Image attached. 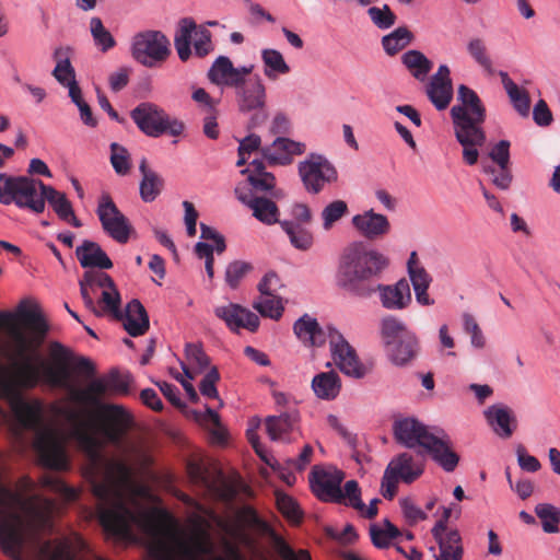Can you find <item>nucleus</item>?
<instances>
[{
  "label": "nucleus",
  "instance_id": "nucleus-1",
  "mask_svg": "<svg viewBox=\"0 0 560 560\" xmlns=\"http://www.w3.org/2000/svg\"><path fill=\"white\" fill-rule=\"evenodd\" d=\"M20 320L33 339L16 327L11 329V363H0V398L7 400L18 424L34 432L33 447L39 464L52 470L69 467L63 441L44 422L40 401H27L23 396V390L45 384L67 389L70 400L84 408L82 412L69 410L67 418L72 438L85 455L83 476L97 500L96 514L104 532L122 540L132 537L133 527L152 530L155 516L138 499L140 487L132 467L125 459L102 454L104 442L121 444L132 427V417L122 406L102 401L108 393L129 394L130 376L113 371L107 380L94 378L83 388L73 386L67 368L71 358L68 348L58 341L50 343L52 364L36 353L48 332L44 316L36 310H22Z\"/></svg>",
  "mask_w": 560,
  "mask_h": 560
},
{
  "label": "nucleus",
  "instance_id": "nucleus-2",
  "mask_svg": "<svg viewBox=\"0 0 560 560\" xmlns=\"http://www.w3.org/2000/svg\"><path fill=\"white\" fill-rule=\"evenodd\" d=\"M151 552L155 560H243L237 546L225 538L218 553L209 530L202 526L195 528L187 539L172 536L170 540H158Z\"/></svg>",
  "mask_w": 560,
  "mask_h": 560
},
{
  "label": "nucleus",
  "instance_id": "nucleus-3",
  "mask_svg": "<svg viewBox=\"0 0 560 560\" xmlns=\"http://www.w3.org/2000/svg\"><path fill=\"white\" fill-rule=\"evenodd\" d=\"M458 104L451 109L456 140L463 147V160L467 165H475L479 158V148L486 142L482 124L486 109L475 91L460 85Z\"/></svg>",
  "mask_w": 560,
  "mask_h": 560
},
{
  "label": "nucleus",
  "instance_id": "nucleus-4",
  "mask_svg": "<svg viewBox=\"0 0 560 560\" xmlns=\"http://www.w3.org/2000/svg\"><path fill=\"white\" fill-rule=\"evenodd\" d=\"M394 434L398 443L406 447H423L445 471L456 468L459 457L443 432L434 434L416 419L406 418L395 422Z\"/></svg>",
  "mask_w": 560,
  "mask_h": 560
},
{
  "label": "nucleus",
  "instance_id": "nucleus-5",
  "mask_svg": "<svg viewBox=\"0 0 560 560\" xmlns=\"http://www.w3.org/2000/svg\"><path fill=\"white\" fill-rule=\"evenodd\" d=\"M388 265L389 260L384 254L353 245L342 256L338 282L346 290L361 294V284L378 277Z\"/></svg>",
  "mask_w": 560,
  "mask_h": 560
},
{
  "label": "nucleus",
  "instance_id": "nucleus-6",
  "mask_svg": "<svg viewBox=\"0 0 560 560\" xmlns=\"http://www.w3.org/2000/svg\"><path fill=\"white\" fill-rule=\"evenodd\" d=\"M190 481L206 495L232 505L237 492L238 482L226 477L215 462L203 458H190L186 464Z\"/></svg>",
  "mask_w": 560,
  "mask_h": 560
},
{
  "label": "nucleus",
  "instance_id": "nucleus-7",
  "mask_svg": "<svg viewBox=\"0 0 560 560\" xmlns=\"http://www.w3.org/2000/svg\"><path fill=\"white\" fill-rule=\"evenodd\" d=\"M271 152L269 149L262 151L264 159H255L247 165V182L254 189L269 191L276 186L275 176L266 171L265 161L273 165H288L295 155L305 152L306 147L303 142L294 141L289 138L278 137L272 142Z\"/></svg>",
  "mask_w": 560,
  "mask_h": 560
},
{
  "label": "nucleus",
  "instance_id": "nucleus-8",
  "mask_svg": "<svg viewBox=\"0 0 560 560\" xmlns=\"http://www.w3.org/2000/svg\"><path fill=\"white\" fill-rule=\"evenodd\" d=\"M46 187L47 185L39 179L0 173V202L2 205L14 203L20 209L43 213Z\"/></svg>",
  "mask_w": 560,
  "mask_h": 560
},
{
  "label": "nucleus",
  "instance_id": "nucleus-9",
  "mask_svg": "<svg viewBox=\"0 0 560 560\" xmlns=\"http://www.w3.org/2000/svg\"><path fill=\"white\" fill-rule=\"evenodd\" d=\"M254 537L267 539L281 560H312L308 550H294L255 509L247 504V553L254 549Z\"/></svg>",
  "mask_w": 560,
  "mask_h": 560
},
{
  "label": "nucleus",
  "instance_id": "nucleus-10",
  "mask_svg": "<svg viewBox=\"0 0 560 560\" xmlns=\"http://www.w3.org/2000/svg\"><path fill=\"white\" fill-rule=\"evenodd\" d=\"M130 117L137 127L147 136L158 138L168 132L171 136H179L184 131V124L170 116L154 103L143 102L130 112Z\"/></svg>",
  "mask_w": 560,
  "mask_h": 560
},
{
  "label": "nucleus",
  "instance_id": "nucleus-11",
  "mask_svg": "<svg viewBox=\"0 0 560 560\" xmlns=\"http://www.w3.org/2000/svg\"><path fill=\"white\" fill-rule=\"evenodd\" d=\"M424 471V462L408 453L394 457L387 465L381 483V492L385 499L392 500L397 492L398 483H412Z\"/></svg>",
  "mask_w": 560,
  "mask_h": 560
},
{
  "label": "nucleus",
  "instance_id": "nucleus-12",
  "mask_svg": "<svg viewBox=\"0 0 560 560\" xmlns=\"http://www.w3.org/2000/svg\"><path fill=\"white\" fill-rule=\"evenodd\" d=\"M170 46L168 38L161 31H143L132 37L131 56L140 65L154 68L168 58Z\"/></svg>",
  "mask_w": 560,
  "mask_h": 560
},
{
  "label": "nucleus",
  "instance_id": "nucleus-13",
  "mask_svg": "<svg viewBox=\"0 0 560 560\" xmlns=\"http://www.w3.org/2000/svg\"><path fill=\"white\" fill-rule=\"evenodd\" d=\"M96 214L103 231L119 244H126L135 232L129 219L118 209L107 192L100 197Z\"/></svg>",
  "mask_w": 560,
  "mask_h": 560
},
{
  "label": "nucleus",
  "instance_id": "nucleus-14",
  "mask_svg": "<svg viewBox=\"0 0 560 560\" xmlns=\"http://www.w3.org/2000/svg\"><path fill=\"white\" fill-rule=\"evenodd\" d=\"M343 479V471L335 466L315 465L308 475L311 491L323 502L341 499V482Z\"/></svg>",
  "mask_w": 560,
  "mask_h": 560
},
{
  "label": "nucleus",
  "instance_id": "nucleus-15",
  "mask_svg": "<svg viewBox=\"0 0 560 560\" xmlns=\"http://www.w3.org/2000/svg\"><path fill=\"white\" fill-rule=\"evenodd\" d=\"M299 174L305 189L312 194H318L323 188L337 180V171L323 155L311 154L300 162Z\"/></svg>",
  "mask_w": 560,
  "mask_h": 560
},
{
  "label": "nucleus",
  "instance_id": "nucleus-16",
  "mask_svg": "<svg viewBox=\"0 0 560 560\" xmlns=\"http://www.w3.org/2000/svg\"><path fill=\"white\" fill-rule=\"evenodd\" d=\"M439 518L432 528V535L439 545L440 552L434 555L435 560H462L463 546L459 533L446 528L452 515L451 506H441L435 514Z\"/></svg>",
  "mask_w": 560,
  "mask_h": 560
},
{
  "label": "nucleus",
  "instance_id": "nucleus-17",
  "mask_svg": "<svg viewBox=\"0 0 560 560\" xmlns=\"http://www.w3.org/2000/svg\"><path fill=\"white\" fill-rule=\"evenodd\" d=\"M265 430L272 442L291 444L303 436L301 415L298 409L268 416L265 419Z\"/></svg>",
  "mask_w": 560,
  "mask_h": 560
},
{
  "label": "nucleus",
  "instance_id": "nucleus-18",
  "mask_svg": "<svg viewBox=\"0 0 560 560\" xmlns=\"http://www.w3.org/2000/svg\"><path fill=\"white\" fill-rule=\"evenodd\" d=\"M328 339L332 360L339 370L348 376L363 377L366 374V369L343 336L338 330L329 328Z\"/></svg>",
  "mask_w": 560,
  "mask_h": 560
},
{
  "label": "nucleus",
  "instance_id": "nucleus-19",
  "mask_svg": "<svg viewBox=\"0 0 560 560\" xmlns=\"http://www.w3.org/2000/svg\"><path fill=\"white\" fill-rule=\"evenodd\" d=\"M207 77L211 83L222 89L236 90L241 97L245 93V67L235 68L225 56H220L214 60Z\"/></svg>",
  "mask_w": 560,
  "mask_h": 560
},
{
  "label": "nucleus",
  "instance_id": "nucleus-20",
  "mask_svg": "<svg viewBox=\"0 0 560 560\" xmlns=\"http://www.w3.org/2000/svg\"><path fill=\"white\" fill-rule=\"evenodd\" d=\"M266 88L260 78L247 80V127H259L267 120Z\"/></svg>",
  "mask_w": 560,
  "mask_h": 560
},
{
  "label": "nucleus",
  "instance_id": "nucleus-21",
  "mask_svg": "<svg viewBox=\"0 0 560 560\" xmlns=\"http://www.w3.org/2000/svg\"><path fill=\"white\" fill-rule=\"evenodd\" d=\"M48 560H77V557L89 550L86 541L77 533L48 541L43 548Z\"/></svg>",
  "mask_w": 560,
  "mask_h": 560
},
{
  "label": "nucleus",
  "instance_id": "nucleus-22",
  "mask_svg": "<svg viewBox=\"0 0 560 560\" xmlns=\"http://www.w3.org/2000/svg\"><path fill=\"white\" fill-rule=\"evenodd\" d=\"M247 441L254 448L257 456L269 466L278 477L288 486L292 487L296 482V474L294 465H288V460L280 464L272 455L267 444L264 443L256 433H247Z\"/></svg>",
  "mask_w": 560,
  "mask_h": 560
},
{
  "label": "nucleus",
  "instance_id": "nucleus-23",
  "mask_svg": "<svg viewBox=\"0 0 560 560\" xmlns=\"http://www.w3.org/2000/svg\"><path fill=\"white\" fill-rule=\"evenodd\" d=\"M427 94L439 110L445 109L450 105L453 97V85L447 66L439 67L427 88Z\"/></svg>",
  "mask_w": 560,
  "mask_h": 560
},
{
  "label": "nucleus",
  "instance_id": "nucleus-24",
  "mask_svg": "<svg viewBox=\"0 0 560 560\" xmlns=\"http://www.w3.org/2000/svg\"><path fill=\"white\" fill-rule=\"evenodd\" d=\"M407 269L417 302L425 306L432 305L434 301L430 299L428 294V289L431 284L432 278L419 261L416 252H411L407 262Z\"/></svg>",
  "mask_w": 560,
  "mask_h": 560
},
{
  "label": "nucleus",
  "instance_id": "nucleus-25",
  "mask_svg": "<svg viewBox=\"0 0 560 560\" xmlns=\"http://www.w3.org/2000/svg\"><path fill=\"white\" fill-rule=\"evenodd\" d=\"M352 225L362 236L374 240L389 232L390 224L388 219L373 210H368L355 214L352 218Z\"/></svg>",
  "mask_w": 560,
  "mask_h": 560
},
{
  "label": "nucleus",
  "instance_id": "nucleus-26",
  "mask_svg": "<svg viewBox=\"0 0 560 560\" xmlns=\"http://www.w3.org/2000/svg\"><path fill=\"white\" fill-rule=\"evenodd\" d=\"M382 305L387 310H402L411 302V292L406 279H400L393 285L377 287Z\"/></svg>",
  "mask_w": 560,
  "mask_h": 560
},
{
  "label": "nucleus",
  "instance_id": "nucleus-27",
  "mask_svg": "<svg viewBox=\"0 0 560 560\" xmlns=\"http://www.w3.org/2000/svg\"><path fill=\"white\" fill-rule=\"evenodd\" d=\"M485 417L492 430L501 438H510L516 427L512 411L503 405H493L485 410Z\"/></svg>",
  "mask_w": 560,
  "mask_h": 560
},
{
  "label": "nucleus",
  "instance_id": "nucleus-28",
  "mask_svg": "<svg viewBox=\"0 0 560 560\" xmlns=\"http://www.w3.org/2000/svg\"><path fill=\"white\" fill-rule=\"evenodd\" d=\"M124 327L131 337H139L148 331L149 315L139 300H131L127 304Z\"/></svg>",
  "mask_w": 560,
  "mask_h": 560
},
{
  "label": "nucleus",
  "instance_id": "nucleus-29",
  "mask_svg": "<svg viewBox=\"0 0 560 560\" xmlns=\"http://www.w3.org/2000/svg\"><path fill=\"white\" fill-rule=\"evenodd\" d=\"M75 255L83 268L97 267L101 269H109L113 262L101 246L92 241H84L81 246L77 247Z\"/></svg>",
  "mask_w": 560,
  "mask_h": 560
},
{
  "label": "nucleus",
  "instance_id": "nucleus-30",
  "mask_svg": "<svg viewBox=\"0 0 560 560\" xmlns=\"http://www.w3.org/2000/svg\"><path fill=\"white\" fill-rule=\"evenodd\" d=\"M142 175L140 182V197L144 202H152L162 192L164 179L155 171L148 166L147 159H142L139 165Z\"/></svg>",
  "mask_w": 560,
  "mask_h": 560
},
{
  "label": "nucleus",
  "instance_id": "nucleus-31",
  "mask_svg": "<svg viewBox=\"0 0 560 560\" xmlns=\"http://www.w3.org/2000/svg\"><path fill=\"white\" fill-rule=\"evenodd\" d=\"M294 332L299 340L305 346L316 347L325 342L326 332H324L315 318L304 315L294 324Z\"/></svg>",
  "mask_w": 560,
  "mask_h": 560
},
{
  "label": "nucleus",
  "instance_id": "nucleus-32",
  "mask_svg": "<svg viewBox=\"0 0 560 560\" xmlns=\"http://www.w3.org/2000/svg\"><path fill=\"white\" fill-rule=\"evenodd\" d=\"M196 22L190 18L182 19L174 36V46L178 58L185 62L191 56V39L197 31Z\"/></svg>",
  "mask_w": 560,
  "mask_h": 560
},
{
  "label": "nucleus",
  "instance_id": "nucleus-33",
  "mask_svg": "<svg viewBox=\"0 0 560 560\" xmlns=\"http://www.w3.org/2000/svg\"><path fill=\"white\" fill-rule=\"evenodd\" d=\"M390 361L396 365H406L417 353L418 339L415 332L386 347Z\"/></svg>",
  "mask_w": 560,
  "mask_h": 560
},
{
  "label": "nucleus",
  "instance_id": "nucleus-34",
  "mask_svg": "<svg viewBox=\"0 0 560 560\" xmlns=\"http://www.w3.org/2000/svg\"><path fill=\"white\" fill-rule=\"evenodd\" d=\"M312 389L317 398L334 400L340 393L341 382L335 372H323L314 376Z\"/></svg>",
  "mask_w": 560,
  "mask_h": 560
},
{
  "label": "nucleus",
  "instance_id": "nucleus-35",
  "mask_svg": "<svg viewBox=\"0 0 560 560\" xmlns=\"http://www.w3.org/2000/svg\"><path fill=\"white\" fill-rule=\"evenodd\" d=\"M499 75L515 110L522 116H528L530 109V100L527 92L514 83V81L509 77L508 72L500 71Z\"/></svg>",
  "mask_w": 560,
  "mask_h": 560
},
{
  "label": "nucleus",
  "instance_id": "nucleus-36",
  "mask_svg": "<svg viewBox=\"0 0 560 560\" xmlns=\"http://www.w3.org/2000/svg\"><path fill=\"white\" fill-rule=\"evenodd\" d=\"M195 419L209 431L210 440L212 443H225L226 431L221 424L219 415L213 409L207 407L203 412L196 411Z\"/></svg>",
  "mask_w": 560,
  "mask_h": 560
},
{
  "label": "nucleus",
  "instance_id": "nucleus-37",
  "mask_svg": "<svg viewBox=\"0 0 560 560\" xmlns=\"http://www.w3.org/2000/svg\"><path fill=\"white\" fill-rule=\"evenodd\" d=\"M214 314L225 323L232 332L238 334L241 329L245 328V308L241 304L229 303L228 305L217 306Z\"/></svg>",
  "mask_w": 560,
  "mask_h": 560
},
{
  "label": "nucleus",
  "instance_id": "nucleus-38",
  "mask_svg": "<svg viewBox=\"0 0 560 560\" xmlns=\"http://www.w3.org/2000/svg\"><path fill=\"white\" fill-rule=\"evenodd\" d=\"M401 59L411 75L419 81H424L432 69V62L419 50H408Z\"/></svg>",
  "mask_w": 560,
  "mask_h": 560
},
{
  "label": "nucleus",
  "instance_id": "nucleus-39",
  "mask_svg": "<svg viewBox=\"0 0 560 560\" xmlns=\"http://www.w3.org/2000/svg\"><path fill=\"white\" fill-rule=\"evenodd\" d=\"M412 332L402 320L395 316H386L381 322V337L386 347Z\"/></svg>",
  "mask_w": 560,
  "mask_h": 560
},
{
  "label": "nucleus",
  "instance_id": "nucleus-40",
  "mask_svg": "<svg viewBox=\"0 0 560 560\" xmlns=\"http://www.w3.org/2000/svg\"><path fill=\"white\" fill-rule=\"evenodd\" d=\"M69 51L70 49L68 47H58L54 51L56 67L52 71V75L61 85L68 84L70 80H75V72L70 62Z\"/></svg>",
  "mask_w": 560,
  "mask_h": 560
},
{
  "label": "nucleus",
  "instance_id": "nucleus-41",
  "mask_svg": "<svg viewBox=\"0 0 560 560\" xmlns=\"http://www.w3.org/2000/svg\"><path fill=\"white\" fill-rule=\"evenodd\" d=\"M253 215L264 224L271 225L278 222L279 210L277 205L266 198H254L248 202Z\"/></svg>",
  "mask_w": 560,
  "mask_h": 560
},
{
  "label": "nucleus",
  "instance_id": "nucleus-42",
  "mask_svg": "<svg viewBox=\"0 0 560 560\" xmlns=\"http://www.w3.org/2000/svg\"><path fill=\"white\" fill-rule=\"evenodd\" d=\"M46 201L51 206L52 210L62 221H69V215H72V205L67 196L55 189L52 186L47 185L44 190V203Z\"/></svg>",
  "mask_w": 560,
  "mask_h": 560
},
{
  "label": "nucleus",
  "instance_id": "nucleus-43",
  "mask_svg": "<svg viewBox=\"0 0 560 560\" xmlns=\"http://www.w3.org/2000/svg\"><path fill=\"white\" fill-rule=\"evenodd\" d=\"M280 225L295 248L306 250L313 245V235L307 229L288 220L280 222Z\"/></svg>",
  "mask_w": 560,
  "mask_h": 560
},
{
  "label": "nucleus",
  "instance_id": "nucleus-44",
  "mask_svg": "<svg viewBox=\"0 0 560 560\" xmlns=\"http://www.w3.org/2000/svg\"><path fill=\"white\" fill-rule=\"evenodd\" d=\"M261 59L265 66V74L269 79H276L280 74L290 72V67L282 54L276 49H264L261 51Z\"/></svg>",
  "mask_w": 560,
  "mask_h": 560
},
{
  "label": "nucleus",
  "instance_id": "nucleus-45",
  "mask_svg": "<svg viewBox=\"0 0 560 560\" xmlns=\"http://www.w3.org/2000/svg\"><path fill=\"white\" fill-rule=\"evenodd\" d=\"M276 503L279 512L292 525H299L303 520V512L298 502L287 493L277 491Z\"/></svg>",
  "mask_w": 560,
  "mask_h": 560
},
{
  "label": "nucleus",
  "instance_id": "nucleus-46",
  "mask_svg": "<svg viewBox=\"0 0 560 560\" xmlns=\"http://www.w3.org/2000/svg\"><path fill=\"white\" fill-rule=\"evenodd\" d=\"M90 32L93 37L95 46L103 52L113 49L116 46V40L110 32L104 26L102 20L93 16L90 20Z\"/></svg>",
  "mask_w": 560,
  "mask_h": 560
},
{
  "label": "nucleus",
  "instance_id": "nucleus-47",
  "mask_svg": "<svg viewBox=\"0 0 560 560\" xmlns=\"http://www.w3.org/2000/svg\"><path fill=\"white\" fill-rule=\"evenodd\" d=\"M535 513L541 522L544 532L553 534L560 530V509L549 503H539L535 508Z\"/></svg>",
  "mask_w": 560,
  "mask_h": 560
},
{
  "label": "nucleus",
  "instance_id": "nucleus-48",
  "mask_svg": "<svg viewBox=\"0 0 560 560\" xmlns=\"http://www.w3.org/2000/svg\"><path fill=\"white\" fill-rule=\"evenodd\" d=\"M467 51L485 72L490 75L494 74L492 60L488 54L486 43L481 38L476 37L469 39L467 43Z\"/></svg>",
  "mask_w": 560,
  "mask_h": 560
},
{
  "label": "nucleus",
  "instance_id": "nucleus-49",
  "mask_svg": "<svg viewBox=\"0 0 560 560\" xmlns=\"http://www.w3.org/2000/svg\"><path fill=\"white\" fill-rule=\"evenodd\" d=\"M370 535L376 547L386 548L399 535V530L388 520H384L382 524L371 525Z\"/></svg>",
  "mask_w": 560,
  "mask_h": 560
},
{
  "label": "nucleus",
  "instance_id": "nucleus-50",
  "mask_svg": "<svg viewBox=\"0 0 560 560\" xmlns=\"http://www.w3.org/2000/svg\"><path fill=\"white\" fill-rule=\"evenodd\" d=\"M412 34L406 27H398L383 37V47L388 55H395L411 42Z\"/></svg>",
  "mask_w": 560,
  "mask_h": 560
},
{
  "label": "nucleus",
  "instance_id": "nucleus-51",
  "mask_svg": "<svg viewBox=\"0 0 560 560\" xmlns=\"http://www.w3.org/2000/svg\"><path fill=\"white\" fill-rule=\"evenodd\" d=\"M120 294L117 290L116 284L108 287L102 291L98 310L102 312V316L105 313L113 314L116 318H121L120 312Z\"/></svg>",
  "mask_w": 560,
  "mask_h": 560
},
{
  "label": "nucleus",
  "instance_id": "nucleus-52",
  "mask_svg": "<svg viewBox=\"0 0 560 560\" xmlns=\"http://www.w3.org/2000/svg\"><path fill=\"white\" fill-rule=\"evenodd\" d=\"M42 486L59 494L66 501H75L79 498V491L66 485L59 477L54 475H45L42 480Z\"/></svg>",
  "mask_w": 560,
  "mask_h": 560
},
{
  "label": "nucleus",
  "instance_id": "nucleus-53",
  "mask_svg": "<svg viewBox=\"0 0 560 560\" xmlns=\"http://www.w3.org/2000/svg\"><path fill=\"white\" fill-rule=\"evenodd\" d=\"M110 164L118 175L125 176L131 168V158L128 150L113 142L110 144Z\"/></svg>",
  "mask_w": 560,
  "mask_h": 560
},
{
  "label": "nucleus",
  "instance_id": "nucleus-54",
  "mask_svg": "<svg viewBox=\"0 0 560 560\" xmlns=\"http://www.w3.org/2000/svg\"><path fill=\"white\" fill-rule=\"evenodd\" d=\"M348 212V205L343 200L329 202L322 211L323 229L329 231L334 224Z\"/></svg>",
  "mask_w": 560,
  "mask_h": 560
},
{
  "label": "nucleus",
  "instance_id": "nucleus-55",
  "mask_svg": "<svg viewBox=\"0 0 560 560\" xmlns=\"http://www.w3.org/2000/svg\"><path fill=\"white\" fill-rule=\"evenodd\" d=\"M255 308L262 316L270 317L272 319H279L284 310L281 299L276 295L262 296L255 305Z\"/></svg>",
  "mask_w": 560,
  "mask_h": 560
},
{
  "label": "nucleus",
  "instance_id": "nucleus-56",
  "mask_svg": "<svg viewBox=\"0 0 560 560\" xmlns=\"http://www.w3.org/2000/svg\"><path fill=\"white\" fill-rule=\"evenodd\" d=\"M404 518L409 525H415L427 518V513L411 498L399 499Z\"/></svg>",
  "mask_w": 560,
  "mask_h": 560
},
{
  "label": "nucleus",
  "instance_id": "nucleus-57",
  "mask_svg": "<svg viewBox=\"0 0 560 560\" xmlns=\"http://www.w3.org/2000/svg\"><path fill=\"white\" fill-rule=\"evenodd\" d=\"M372 22L380 28H389L394 25L396 16L387 4L382 8L371 7L368 11Z\"/></svg>",
  "mask_w": 560,
  "mask_h": 560
},
{
  "label": "nucleus",
  "instance_id": "nucleus-58",
  "mask_svg": "<svg viewBox=\"0 0 560 560\" xmlns=\"http://www.w3.org/2000/svg\"><path fill=\"white\" fill-rule=\"evenodd\" d=\"M194 48L198 57L202 58L213 50L211 33L205 26L197 27L194 36Z\"/></svg>",
  "mask_w": 560,
  "mask_h": 560
},
{
  "label": "nucleus",
  "instance_id": "nucleus-59",
  "mask_svg": "<svg viewBox=\"0 0 560 560\" xmlns=\"http://www.w3.org/2000/svg\"><path fill=\"white\" fill-rule=\"evenodd\" d=\"M341 499L339 501H334L335 503H345L353 509L361 506V491L359 485L355 480H349L345 483V487L341 488Z\"/></svg>",
  "mask_w": 560,
  "mask_h": 560
},
{
  "label": "nucleus",
  "instance_id": "nucleus-60",
  "mask_svg": "<svg viewBox=\"0 0 560 560\" xmlns=\"http://www.w3.org/2000/svg\"><path fill=\"white\" fill-rule=\"evenodd\" d=\"M219 380V371L215 366H212L200 382V393L207 398L219 399V393L215 387V384L218 383Z\"/></svg>",
  "mask_w": 560,
  "mask_h": 560
},
{
  "label": "nucleus",
  "instance_id": "nucleus-61",
  "mask_svg": "<svg viewBox=\"0 0 560 560\" xmlns=\"http://www.w3.org/2000/svg\"><path fill=\"white\" fill-rule=\"evenodd\" d=\"M462 318L464 330L471 337V345L476 348H482L485 346V338L474 316L469 313H464Z\"/></svg>",
  "mask_w": 560,
  "mask_h": 560
},
{
  "label": "nucleus",
  "instance_id": "nucleus-62",
  "mask_svg": "<svg viewBox=\"0 0 560 560\" xmlns=\"http://www.w3.org/2000/svg\"><path fill=\"white\" fill-rule=\"evenodd\" d=\"M82 279L84 283L90 285L92 291H95L96 288L105 290L108 287H113L115 283L110 276L95 270L85 271Z\"/></svg>",
  "mask_w": 560,
  "mask_h": 560
},
{
  "label": "nucleus",
  "instance_id": "nucleus-63",
  "mask_svg": "<svg viewBox=\"0 0 560 560\" xmlns=\"http://www.w3.org/2000/svg\"><path fill=\"white\" fill-rule=\"evenodd\" d=\"M186 358L190 364L196 365L199 371L205 370L210 364L209 357L205 353L202 348L195 343L186 345Z\"/></svg>",
  "mask_w": 560,
  "mask_h": 560
},
{
  "label": "nucleus",
  "instance_id": "nucleus-64",
  "mask_svg": "<svg viewBox=\"0 0 560 560\" xmlns=\"http://www.w3.org/2000/svg\"><path fill=\"white\" fill-rule=\"evenodd\" d=\"M244 278L245 261L236 260L229 264L225 271V281L231 289L238 288Z\"/></svg>",
  "mask_w": 560,
  "mask_h": 560
}]
</instances>
